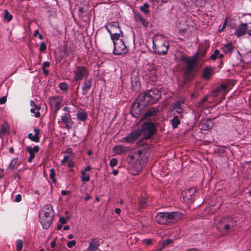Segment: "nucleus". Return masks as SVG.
Masks as SVG:
<instances>
[{
  "label": "nucleus",
  "mask_w": 251,
  "mask_h": 251,
  "mask_svg": "<svg viewBox=\"0 0 251 251\" xmlns=\"http://www.w3.org/2000/svg\"><path fill=\"white\" fill-rule=\"evenodd\" d=\"M182 215L178 212H158L155 217V221L160 225H169L181 219Z\"/></svg>",
  "instance_id": "nucleus-1"
},
{
  "label": "nucleus",
  "mask_w": 251,
  "mask_h": 251,
  "mask_svg": "<svg viewBox=\"0 0 251 251\" xmlns=\"http://www.w3.org/2000/svg\"><path fill=\"white\" fill-rule=\"evenodd\" d=\"M248 25L246 23H242L239 25L235 30L234 34L240 37L248 33Z\"/></svg>",
  "instance_id": "nucleus-13"
},
{
  "label": "nucleus",
  "mask_w": 251,
  "mask_h": 251,
  "mask_svg": "<svg viewBox=\"0 0 251 251\" xmlns=\"http://www.w3.org/2000/svg\"><path fill=\"white\" fill-rule=\"evenodd\" d=\"M78 16L83 20L86 21L87 19L88 12L84 11L83 8L79 7L78 8Z\"/></svg>",
  "instance_id": "nucleus-33"
},
{
  "label": "nucleus",
  "mask_w": 251,
  "mask_h": 251,
  "mask_svg": "<svg viewBox=\"0 0 251 251\" xmlns=\"http://www.w3.org/2000/svg\"><path fill=\"white\" fill-rule=\"evenodd\" d=\"M206 52V49H201L191 57L181 54L179 60L181 63H197V61L205 56Z\"/></svg>",
  "instance_id": "nucleus-5"
},
{
  "label": "nucleus",
  "mask_w": 251,
  "mask_h": 251,
  "mask_svg": "<svg viewBox=\"0 0 251 251\" xmlns=\"http://www.w3.org/2000/svg\"><path fill=\"white\" fill-rule=\"evenodd\" d=\"M40 148L38 146H35L33 148H31L29 146L27 147L26 151L30 154V156L28 158V161L29 162H31L32 160L34 158L35 153L38 152Z\"/></svg>",
  "instance_id": "nucleus-18"
},
{
  "label": "nucleus",
  "mask_w": 251,
  "mask_h": 251,
  "mask_svg": "<svg viewBox=\"0 0 251 251\" xmlns=\"http://www.w3.org/2000/svg\"><path fill=\"white\" fill-rule=\"evenodd\" d=\"M9 129V126L8 124L6 122L3 123L1 125V127H0V134L4 135L6 133H8Z\"/></svg>",
  "instance_id": "nucleus-35"
},
{
  "label": "nucleus",
  "mask_w": 251,
  "mask_h": 251,
  "mask_svg": "<svg viewBox=\"0 0 251 251\" xmlns=\"http://www.w3.org/2000/svg\"><path fill=\"white\" fill-rule=\"evenodd\" d=\"M223 92L220 86H219L211 92V95L213 98H216L219 95L220 93Z\"/></svg>",
  "instance_id": "nucleus-42"
},
{
  "label": "nucleus",
  "mask_w": 251,
  "mask_h": 251,
  "mask_svg": "<svg viewBox=\"0 0 251 251\" xmlns=\"http://www.w3.org/2000/svg\"><path fill=\"white\" fill-rule=\"evenodd\" d=\"M92 86V79H85L82 87V95H86Z\"/></svg>",
  "instance_id": "nucleus-24"
},
{
  "label": "nucleus",
  "mask_w": 251,
  "mask_h": 251,
  "mask_svg": "<svg viewBox=\"0 0 251 251\" xmlns=\"http://www.w3.org/2000/svg\"><path fill=\"white\" fill-rule=\"evenodd\" d=\"M214 74L215 72L212 68L207 67L204 68L202 72V77L205 79L209 80Z\"/></svg>",
  "instance_id": "nucleus-22"
},
{
  "label": "nucleus",
  "mask_w": 251,
  "mask_h": 251,
  "mask_svg": "<svg viewBox=\"0 0 251 251\" xmlns=\"http://www.w3.org/2000/svg\"><path fill=\"white\" fill-rule=\"evenodd\" d=\"M161 95L160 90L154 88L151 89L144 94V102L147 104H153L161 98Z\"/></svg>",
  "instance_id": "nucleus-3"
},
{
  "label": "nucleus",
  "mask_w": 251,
  "mask_h": 251,
  "mask_svg": "<svg viewBox=\"0 0 251 251\" xmlns=\"http://www.w3.org/2000/svg\"><path fill=\"white\" fill-rule=\"evenodd\" d=\"M130 81L131 88L134 91L137 90L140 86V82L137 75L133 72L131 75Z\"/></svg>",
  "instance_id": "nucleus-14"
},
{
  "label": "nucleus",
  "mask_w": 251,
  "mask_h": 251,
  "mask_svg": "<svg viewBox=\"0 0 251 251\" xmlns=\"http://www.w3.org/2000/svg\"><path fill=\"white\" fill-rule=\"evenodd\" d=\"M69 157L67 155L64 156L63 159L61 161V165H64L66 162L69 161Z\"/></svg>",
  "instance_id": "nucleus-61"
},
{
  "label": "nucleus",
  "mask_w": 251,
  "mask_h": 251,
  "mask_svg": "<svg viewBox=\"0 0 251 251\" xmlns=\"http://www.w3.org/2000/svg\"><path fill=\"white\" fill-rule=\"evenodd\" d=\"M141 135L139 128L136 129L130 132L126 137L122 139V141L126 143H133L138 140Z\"/></svg>",
  "instance_id": "nucleus-7"
},
{
  "label": "nucleus",
  "mask_w": 251,
  "mask_h": 251,
  "mask_svg": "<svg viewBox=\"0 0 251 251\" xmlns=\"http://www.w3.org/2000/svg\"><path fill=\"white\" fill-rule=\"evenodd\" d=\"M141 135H144V138L149 139L151 138L156 131L155 126L151 122H145L141 126V128H139Z\"/></svg>",
  "instance_id": "nucleus-4"
},
{
  "label": "nucleus",
  "mask_w": 251,
  "mask_h": 251,
  "mask_svg": "<svg viewBox=\"0 0 251 251\" xmlns=\"http://www.w3.org/2000/svg\"><path fill=\"white\" fill-rule=\"evenodd\" d=\"M100 246V239L94 238L91 240L88 247L86 251H95L99 249Z\"/></svg>",
  "instance_id": "nucleus-16"
},
{
  "label": "nucleus",
  "mask_w": 251,
  "mask_h": 251,
  "mask_svg": "<svg viewBox=\"0 0 251 251\" xmlns=\"http://www.w3.org/2000/svg\"><path fill=\"white\" fill-rule=\"evenodd\" d=\"M36 110H37V109L34 107V108H31L30 111L31 113H34L35 117L39 118L41 115L39 111V110H38L36 112L35 111Z\"/></svg>",
  "instance_id": "nucleus-52"
},
{
  "label": "nucleus",
  "mask_w": 251,
  "mask_h": 251,
  "mask_svg": "<svg viewBox=\"0 0 251 251\" xmlns=\"http://www.w3.org/2000/svg\"><path fill=\"white\" fill-rule=\"evenodd\" d=\"M76 244V241L75 240H72L71 241H69L67 246L69 248H72L73 246H75Z\"/></svg>",
  "instance_id": "nucleus-55"
},
{
  "label": "nucleus",
  "mask_w": 251,
  "mask_h": 251,
  "mask_svg": "<svg viewBox=\"0 0 251 251\" xmlns=\"http://www.w3.org/2000/svg\"><path fill=\"white\" fill-rule=\"evenodd\" d=\"M13 19V16L10 13V12L5 10L3 14V19L6 21L7 22L11 21Z\"/></svg>",
  "instance_id": "nucleus-39"
},
{
  "label": "nucleus",
  "mask_w": 251,
  "mask_h": 251,
  "mask_svg": "<svg viewBox=\"0 0 251 251\" xmlns=\"http://www.w3.org/2000/svg\"><path fill=\"white\" fill-rule=\"evenodd\" d=\"M61 118L64 124L69 123L70 120H71V115L68 113H65Z\"/></svg>",
  "instance_id": "nucleus-43"
},
{
  "label": "nucleus",
  "mask_w": 251,
  "mask_h": 251,
  "mask_svg": "<svg viewBox=\"0 0 251 251\" xmlns=\"http://www.w3.org/2000/svg\"><path fill=\"white\" fill-rule=\"evenodd\" d=\"M182 196L184 201L186 203L192 202L194 200V195L190 194L188 191H182Z\"/></svg>",
  "instance_id": "nucleus-27"
},
{
  "label": "nucleus",
  "mask_w": 251,
  "mask_h": 251,
  "mask_svg": "<svg viewBox=\"0 0 251 251\" xmlns=\"http://www.w3.org/2000/svg\"><path fill=\"white\" fill-rule=\"evenodd\" d=\"M7 100V97L6 96H3L0 98V104H4Z\"/></svg>",
  "instance_id": "nucleus-62"
},
{
  "label": "nucleus",
  "mask_w": 251,
  "mask_h": 251,
  "mask_svg": "<svg viewBox=\"0 0 251 251\" xmlns=\"http://www.w3.org/2000/svg\"><path fill=\"white\" fill-rule=\"evenodd\" d=\"M69 219V218L68 217H66V218H65L63 217H61L59 218V222L62 224H65Z\"/></svg>",
  "instance_id": "nucleus-54"
},
{
  "label": "nucleus",
  "mask_w": 251,
  "mask_h": 251,
  "mask_svg": "<svg viewBox=\"0 0 251 251\" xmlns=\"http://www.w3.org/2000/svg\"><path fill=\"white\" fill-rule=\"evenodd\" d=\"M219 54V50L216 49L214 50V53L211 55L210 58L212 59L213 61H214L216 58H218V56Z\"/></svg>",
  "instance_id": "nucleus-46"
},
{
  "label": "nucleus",
  "mask_w": 251,
  "mask_h": 251,
  "mask_svg": "<svg viewBox=\"0 0 251 251\" xmlns=\"http://www.w3.org/2000/svg\"><path fill=\"white\" fill-rule=\"evenodd\" d=\"M50 178L51 179H52L53 182H55V181H56L55 179V173L54 170L53 169H50Z\"/></svg>",
  "instance_id": "nucleus-48"
},
{
  "label": "nucleus",
  "mask_w": 251,
  "mask_h": 251,
  "mask_svg": "<svg viewBox=\"0 0 251 251\" xmlns=\"http://www.w3.org/2000/svg\"><path fill=\"white\" fill-rule=\"evenodd\" d=\"M74 79L75 81L82 80L83 78L87 77L89 74V71L86 67L76 66L74 71Z\"/></svg>",
  "instance_id": "nucleus-6"
},
{
  "label": "nucleus",
  "mask_w": 251,
  "mask_h": 251,
  "mask_svg": "<svg viewBox=\"0 0 251 251\" xmlns=\"http://www.w3.org/2000/svg\"><path fill=\"white\" fill-rule=\"evenodd\" d=\"M135 20L137 22H140L144 27H147L149 22L145 19L143 18L140 15L137 14L134 16Z\"/></svg>",
  "instance_id": "nucleus-32"
},
{
  "label": "nucleus",
  "mask_w": 251,
  "mask_h": 251,
  "mask_svg": "<svg viewBox=\"0 0 251 251\" xmlns=\"http://www.w3.org/2000/svg\"><path fill=\"white\" fill-rule=\"evenodd\" d=\"M184 102V100H179L175 102L173 105V108L174 110L178 114H181L183 112L181 105Z\"/></svg>",
  "instance_id": "nucleus-25"
},
{
  "label": "nucleus",
  "mask_w": 251,
  "mask_h": 251,
  "mask_svg": "<svg viewBox=\"0 0 251 251\" xmlns=\"http://www.w3.org/2000/svg\"><path fill=\"white\" fill-rule=\"evenodd\" d=\"M142 108V104L139 102H134L131 105V109L130 110L131 115L135 118L139 117L141 115Z\"/></svg>",
  "instance_id": "nucleus-11"
},
{
  "label": "nucleus",
  "mask_w": 251,
  "mask_h": 251,
  "mask_svg": "<svg viewBox=\"0 0 251 251\" xmlns=\"http://www.w3.org/2000/svg\"><path fill=\"white\" fill-rule=\"evenodd\" d=\"M208 100V97H204L201 99L199 102L196 104V107L197 109L201 110L203 109L204 105V103L207 102Z\"/></svg>",
  "instance_id": "nucleus-36"
},
{
  "label": "nucleus",
  "mask_w": 251,
  "mask_h": 251,
  "mask_svg": "<svg viewBox=\"0 0 251 251\" xmlns=\"http://www.w3.org/2000/svg\"><path fill=\"white\" fill-rule=\"evenodd\" d=\"M172 242V240L171 239H166L165 240L163 243H162V248L165 247L167 245L170 244Z\"/></svg>",
  "instance_id": "nucleus-59"
},
{
  "label": "nucleus",
  "mask_w": 251,
  "mask_h": 251,
  "mask_svg": "<svg viewBox=\"0 0 251 251\" xmlns=\"http://www.w3.org/2000/svg\"><path fill=\"white\" fill-rule=\"evenodd\" d=\"M159 112V109L157 107H151L142 116L141 120H144L148 117L156 116Z\"/></svg>",
  "instance_id": "nucleus-17"
},
{
  "label": "nucleus",
  "mask_w": 251,
  "mask_h": 251,
  "mask_svg": "<svg viewBox=\"0 0 251 251\" xmlns=\"http://www.w3.org/2000/svg\"><path fill=\"white\" fill-rule=\"evenodd\" d=\"M47 46L46 44L44 42H42L41 43L39 50L41 52H44L46 50Z\"/></svg>",
  "instance_id": "nucleus-53"
},
{
  "label": "nucleus",
  "mask_w": 251,
  "mask_h": 251,
  "mask_svg": "<svg viewBox=\"0 0 251 251\" xmlns=\"http://www.w3.org/2000/svg\"><path fill=\"white\" fill-rule=\"evenodd\" d=\"M81 179L83 182H86L90 180V176L88 174H86L85 171H81Z\"/></svg>",
  "instance_id": "nucleus-40"
},
{
  "label": "nucleus",
  "mask_w": 251,
  "mask_h": 251,
  "mask_svg": "<svg viewBox=\"0 0 251 251\" xmlns=\"http://www.w3.org/2000/svg\"><path fill=\"white\" fill-rule=\"evenodd\" d=\"M220 49L223 52L226 54H231L235 50V47L234 46L233 43L231 42L224 44Z\"/></svg>",
  "instance_id": "nucleus-23"
},
{
  "label": "nucleus",
  "mask_w": 251,
  "mask_h": 251,
  "mask_svg": "<svg viewBox=\"0 0 251 251\" xmlns=\"http://www.w3.org/2000/svg\"><path fill=\"white\" fill-rule=\"evenodd\" d=\"M153 49L155 53L158 54H165L169 48L167 38L162 35H156L152 40Z\"/></svg>",
  "instance_id": "nucleus-2"
},
{
  "label": "nucleus",
  "mask_w": 251,
  "mask_h": 251,
  "mask_svg": "<svg viewBox=\"0 0 251 251\" xmlns=\"http://www.w3.org/2000/svg\"><path fill=\"white\" fill-rule=\"evenodd\" d=\"M149 7V4L147 2H145L140 7V9L144 13L148 14L150 12Z\"/></svg>",
  "instance_id": "nucleus-41"
},
{
  "label": "nucleus",
  "mask_w": 251,
  "mask_h": 251,
  "mask_svg": "<svg viewBox=\"0 0 251 251\" xmlns=\"http://www.w3.org/2000/svg\"><path fill=\"white\" fill-rule=\"evenodd\" d=\"M105 28L109 33H110L109 28H111V29L113 31H115V32H122V31L120 28L119 24L118 22H112L107 23V25L105 26Z\"/></svg>",
  "instance_id": "nucleus-21"
},
{
  "label": "nucleus",
  "mask_w": 251,
  "mask_h": 251,
  "mask_svg": "<svg viewBox=\"0 0 251 251\" xmlns=\"http://www.w3.org/2000/svg\"><path fill=\"white\" fill-rule=\"evenodd\" d=\"M34 131L35 132L34 135H33L31 133H29L27 135V137L32 141L38 143L40 141L39 135L40 133V130L39 129L35 128L34 129Z\"/></svg>",
  "instance_id": "nucleus-26"
},
{
  "label": "nucleus",
  "mask_w": 251,
  "mask_h": 251,
  "mask_svg": "<svg viewBox=\"0 0 251 251\" xmlns=\"http://www.w3.org/2000/svg\"><path fill=\"white\" fill-rule=\"evenodd\" d=\"M147 83L155 84L157 80V76L156 75V70L154 68L151 69L150 71L146 73L145 77Z\"/></svg>",
  "instance_id": "nucleus-10"
},
{
  "label": "nucleus",
  "mask_w": 251,
  "mask_h": 251,
  "mask_svg": "<svg viewBox=\"0 0 251 251\" xmlns=\"http://www.w3.org/2000/svg\"><path fill=\"white\" fill-rule=\"evenodd\" d=\"M68 84L66 82H61L59 84L60 89L63 91H67L68 90Z\"/></svg>",
  "instance_id": "nucleus-44"
},
{
  "label": "nucleus",
  "mask_w": 251,
  "mask_h": 251,
  "mask_svg": "<svg viewBox=\"0 0 251 251\" xmlns=\"http://www.w3.org/2000/svg\"><path fill=\"white\" fill-rule=\"evenodd\" d=\"M22 201V195L21 194H18L16 196L14 201L19 202Z\"/></svg>",
  "instance_id": "nucleus-60"
},
{
  "label": "nucleus",
  "mask_w": 251,
  "mask_h": 251,
  "mask_svg": "<svg viewBox=\"0 0 251 251\" xmlns=\"http://www.w3.org/2000/svg\"><path fill=\"white\" fill-rule=\"evenodd\" d=\"M125 151V147L121 145H117L113 148V151L118 155L121 154Z\"/></svg>",
  "instance_id": "nucleus-34"
},
{
  "label": "nucleus",
  "mask_w": 251,
  "mask_h": 251,
  "mask_svg": "<svg viewBox=\"0 0 251 251\" xmlns=\"http://www.w3.org/2000/svg\"><path fill=\"white\" fill-rule=\"evenodd\" d=\"M21 164V162L19 161L18 158L13 159L9 164L8 169H9L11 171H13L14 170L16 169Z\"/></svg>",
  "instance_id": "nucleus-28"
},
{
  "label": "nucleus",
  "mask_w": 251,
  "mask_h": 251,
  "mask_svg": "<svg viewBox=\"0 0 251 251\" xmlns=\"http://www.w3.org/2000/svg\"><path fill=\"white\" fill-rule=\"evenodd\" d=\"M221 222L222 223H227L232 228H234L236 226L237 223L236 220L234 218L230 217L225 218Z\"/></svg>",
  "instance_id": "nucleus-31"
},
{
  "label": "nucleus",
  "mask_w": 251,
  "mask_h": 251,
  "mask_svg": "<svg viewBox=\"0 0 251 251\" xmlns=\"http://www.w3.org/2000/svg\"><path fill=\"white\" fill-rule=\"evenodd\" d=\"M197 64H187L184 70V75L188 80L192 79L198 71Z\"/></svg>",
  "instance_id": "nucleus-8"
},
{
  "label": "nucleus",
  "mask_w": 251,
  "mask_h": 251,
  "mask_svg": "<svg viewBox=\"0 0 251 251\" xmlns=\"http://www.w3.org/2000/svg\"><path fill=\"white\" fill-rule=\"evenodd\" d=\"M147 205V201L145 200H141L139 202V208H143Z\"/></svg>",
  "instance_id": "nucleus-56"
},
{
  "label": "nucleus",
  "mask_w": 251,
  "mask_h": 251,
  "mask_svg": "<svg viewBox=\"0 0 251 251\" xmlns=\"http://www.w3.org/2000/svg\"><path fill=\"white\" fill-rule=\"evenodd\" d=\"M53 218H51V217H48L47 216H40V222L42 225L44 229H48L52 221Z\"/></svg>",
  "instance_id": "nucleus-15"
},
{
  "label": "nucleus",
  "mask_w": 251,
  "mask_h": 251,
  "mask_svg": "<svg viewBox=\"0 0 251 251\" xmlns=\"http://www.w3.org/2000/svg\"><path fill=\"white\" fill-rule=\"evenodd\" d=\"M172 126L174 128L177 127L180 124V121L177 116H175L171 120Z\"/></svg>",
  "instance_id": "nucleus-37"
},
{
  "label": "nucleus",
  "mask_w": 251,
  "mask_h": 251,
  "mask_svg": "<svg viewBox=\"0 0 251 251\" xmlns=\"http://www.w3.org/2000/svg\"><path fill=\"white\" fill-rule=\"evenodd\" d=\"M30 104L31 106L34 107L38 110H39L40 109V107L38 105L36 104L32 100H30Z\"/></svg>",
  "instance_id": "nucleus-57"
},
{
  "label": "nucleus",
  "mask_w": 251,
  "mask_h": 251,
  "mask_svg": "<svg viewBox=\"0 0 251 251\" xmlns=\"http://www.w3.org/2000/svg\"><path fill=\"white\" fill-rule=\"evenodd\" d=\"M23 241L18 239L16 241V249L17 251H21L23 248Z\"/></svg>",
  "instance_id": "nucleus-45"
},
{
  "label": "nucleus",
  "mask_w": 251,
  "mask_h": 251,
  "mask_svg": "<svg viewBox=\"0 0 251 251\" xmlns=\"http://www.w3.org/2000/svg\"><path fill=\"white\" fill-rule=\"evenodd\" d=\"M42 213L41 216H50L51 218H53L54 211L51 204L45 205L42 209Z\"/></svg>",
  "instance_id": "nucleus-19"
},
{
  "label": "nucleus",
  "mask_w": 251,
  "mask_h": 251,
  "mask_svg": "<svg viewBox=\"0 0 251 251\" xmlns=\"http://www.w3.org/2000/svg\"><path fill=\"white\" fill-rule=\"evenodd\" d=\"M73 50V45L71 43H67L64 47L65 54H69Z\"/></svg>",
  "instance_id": "nucleus-38"
},
{
  "label": "nucleus",
  "mask_w": 251,
  "mask_h": 251,
  "mask_svg": "<svg viewBox=\"0 0 251 251\" xmlns=\"http://www.w3.org/2000/svg\"><path fill=\"white\" fill-rule=\"evenodd\" d=\"M114 51L113 53L116 55H120L126 51V47L122 40H118L113 43Z\"/></svg>",
  "instance_id": "nucleus-9"
},
{
  "label": "nucleus",
  "mask_w": 251,
  "mask_h": 251,
  "mask_svg": "<svg viewBox=\"0 0 251 251\" xmlns=\"http://www.w3.org/2000/svg\"><path fill=\"white\" fill-rule=\"evenodd\" d=\"M202 126L203 128L205 127L207 129H210L212 127V123L210 121H205L202 124Z\"/></svg>",
  "instance_id": "nucleus-47"
},
{
  "label": "nucleus",
  "mask_w": 251,
  "mask_h": 251,
  "mask_svg": "<svg viewBox=\"0 0 251 251\" xmlns=\"http://www.w3.org/2000/svg\"><path fill=\"white\" fill-rule=\"evenodd\" d=\"M117 164H118V160L117 159H116L115 158L111 159L109 162V165L111 167H114L117 166Z\"/></svg>",
  "instance_id": "nucleus-49"
},
{
  "label": "nucleus",
  "mask_w": 251,
  "mask_h": 251,
  "mask_svg": "<svg viewBox=\"0 0 251 251\" xmlns=\"http://www.w3.org/2000/svg\"><path fill=\"white\" fill-rule=\"evenodd\" d=\"M110 28V35L111 40L113 41V43L115 42H117L118 40H120L121 39H119L120 34H122L123 32H115V31H113L111 28Z\"/></svg>",
  "instance_id": "nucleus-30"
},
{
  "label": "nucleus",
  "mask_w": 251,
  "mask_h": 251,
  "mask_svg": "<svg viewBox=\"0 0 251 251\" xmlns=\"http://www.w3.org/2000/svg\"><path fill=\"white\" fill-rule=\"evenodd\" d=\"M134 154L136 155L137 157V160L139 159V158L141 157L143 153V151L141 150H138L137 151H134Z\"/></svg>",
  "instance_id": "nucleus-51"
},
{
  "label": "nucleus",
  "mask_w": 251,
  "mask_h": 251,
  "mask_svg": "<svg viewBox=\"0 0 251 251\" xmlns=\"http://www.w3.org/2000/svg\"><path fill=\"white\" fill-rule=\"evenodd\" d=\"M49 102L51 106L54 107V111L57 112L61 107L62 99L59 96L51 97L49 98Z\"/></svg>",
  "instance_id": "nucleus-12"
},
{
  "label": "nucleus",
  "mask_w": 251,
  "mask_h": 251,
  "mask_svg": "<svg viewBox=\"0 0 251 251\" xmlns=\"http://www.w3.org/2000/svg\"><path fill=\"white\" fill-rule=\"evenodd\" d=\"M226 223V224L225 225V226H224V228L225 230L227 231V230H229L233 228L232 227H231L230 226L229 224H228L226 223Z\"/></svg>",
  "instance_id": "nucleus-63"
},
{
  "label": "nucleus",
  "mask_w": 251,
  "mask_h": 251,
  "mask_svg": "<svg viewBox=\"0 0 251 251\" xmlns=\"http://www.w3.org/2000/svg\"><path fill=\"white\" fill-rule=\"evenodd\" d=\"M236 81L234 79H227L220 86L222 91L230 89L236 83Z\"/></svg>",
  "instance_id": "nucleus-20"
},
{
  "label": "nucleus",
  "mask_w": 251,
  "mask_h": 251,
  "mask_svg": "<svg viewBox=\"0 0 251 251\" xmlns=\"http://www.w3.org/2000/svg\"><path fill=\"white\" fill-rule=\"evenodd\" d=\"M50 64H44V66L43 67V71L44 72V74L45 75H47L49 74V71L46 69L47 68H49L50 67Z\"/></svg>",
  "instance_id": "nucleus-50"
},
{
  "label": "nucleus",
  "mask_w": 251,
  "mask_h": 251,
  "mask_svg": "<svg viewBox=\"0 0 251 251\" xmlns=\"http://www.w3.org/2000/svg\"><path fill=\"white\" fill-rule=\"evenodd\" d=\"M76 119L80 121L85 122L88 115L84 110H81L76 114Z\"/></svg>",
  "instance_id": "nucleus-29"
},
{
  "label": "nucleus",
  "mask_w": 251,
  "mask_h": 251,
  "mask_svg": "<svg viewBox=\"0 0 251 251\" xmlns=\"http://www.w3.org/2000/svg\"><path fill=\"white\" fill-rule=\"evenodd\" d=\"M185 191H188L190 194L194 195L196 193L197 190L195 188H190L186 190Z\"/></svg>",
  "instance_id": "nucleus-58"
},
{
  "label": "nucleus",
  "mask_w": 251,
  "mask_h": 251,
  "mask_svg": "<svg viewBox=\"0 0 251 251\" xmlns=\"http://www.w3.org/2000/svg\"><path fill=\"white\" fill-rule=\"evenodd\" d=\"M75 166V163L72 160H69L68 162V167L69 168L74 167Z\"/></svg>",
  "instance_id": "nucleus-64"
}]
</instances>
